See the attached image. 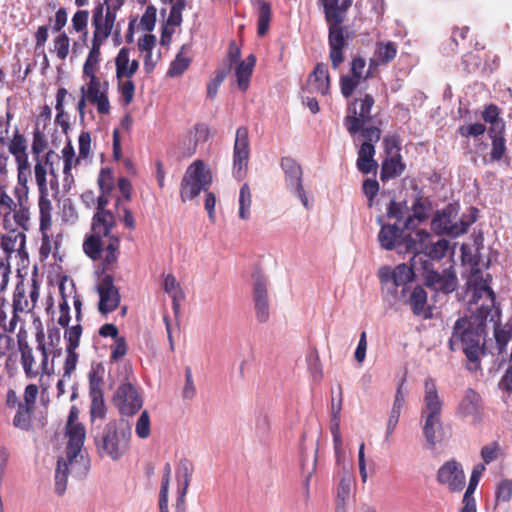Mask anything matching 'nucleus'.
I'll use <instances>...</instances> for the list:
<instances>
[{
  "mask_svg": "<svg viewBox=\"0 0 512 512\" xmlns=\"http://www.w3.org/2000/svg\"><path fill=\"white\" fill-rule=\"evenodd\" d=\"M501 315L497 321H491L494 325V337L498 347L499 353H503L506 349L507 344L512 338V326H500Z\"/></svg>",
  "mask_w": 512,
  "mask_h": 512,
  "instance_id": "nucleus-39",
  "label": "nucleus"
},
{
  "mask_svg": "<svg viewBox=\"0 0 512 512\" xmlns=\"http://www.w3.org/2000/svg\"><path fill=\"white\" fill-rule=\"evenodd\" d=\"M61 341V332L60 329L56 326L48 327L47 330V351L50 353V357L52 358V351H56V354L59 351L61 353V348H59V344Z\"/></svg>",
  "mask_w": 512,
  "mask_h": 512,
  "instance_id": "nucleus-54",
  "label": "nucleus"
},
{
  "mask_svg": "<svg viewBox=\"0 0 512 512\" xmlns=\"http://www.w3.org/2000/svg\"><path fill=\"white\" fill-rule=\"evenodd\" d=\"M432 263L428 260L422 262L421 269L425 283L428 287L445 294L451 293L457 286V277L451 269H444L441 273L431 268Z\"/></svg>",
  "mask_w": 512,
  "mask_h": 512,
  "instance_id": "nucleus-15",
  "label": "nucleus"
},
{
  "mask_svg": "<svg viewBox=\"0 0 512 512\" xmlns=\"http://www.w3.org/2000/svg\"><path fill=\"white\" fill-rule=\"evenodd\" d=\"M309 86L311 92H317L326 95L330 88V78L326 65L318 63L312 74L309 76Z\"/></svg>",
  "mask_w": 512,
  "mask_h": 512,
  "instance_id": "nucleus-32",
  "label": "nucleus"
},
{
  "mask_svg": "<svg viewBox=\"0 0 512 512\" xmlns=\"http://www.w3.org/2000/svg\"><path fill=\"white\" fill-rule=\"evenodd\" d=\"M319 5L323 8V12L328 10L332 13H338L340 16H345L348 9L351 7L353 0H318Z\"/></svg>",
  "mask_w": 512,
  "mask_h": 512,
  "instance_id": "nucleus-43",
  "label": "nucleus"
},
{
  "mask_svg": "<svg viewBox=\"0 0 512 512\" xmlns=\"http://www.w3.org/2000/svg\"><path fill=\"white\" fill-rule=\"evenodd\" d=\"M103 4H99L93 11L92 24L94 26L92 41L103 44L109 37L113 26L102 20Z\"/></svg>",
  "mask_w": 512,
  "mask_h": 512,
  "instance_id": "nucleus-34",
  "label": "nucleus"
},
{
  "mask_svg": "<svg viewBox=\"0 0 512 512\" xmlns=\"http://www.w3.org/2000/svg\"><path fill=\"white\" fill-rule=\"evenodd\" d=\"M102 236H97L95 233H91L83 243V250L86 255L92 260H99L103 252Z\"/></svg>",
  "mask_w": 512,
  "mask_h": 512,
  "instance_id": "nucleus-40",
  "label": "nucleus"
},
{
  "mask_svg": "<svg viewBox=\"0 0 512 512\" xmlns=\"http://www.w3.org/2000/svg\"><path fill=\"white\" fill-rule=\"evenodd\" d=\"M83 75L89 78V83L87 84V89L85 90V96L87 97L88 101L97 106V111L99 114H108L110 111V103L107 96V88L101 91V83L96 76V73Z\"/></svg>",
  "mask_w": 512,
  "mask_h": 512,
  "instance_id": "nucleus-24",
  "label": "nucleus"
},
{
  "mask_svg": "<svg viewBox=\"0 0 512 512\" xmlns=\"http://www.w3.org/2000/svg\"><path fill=\"white\" fill-rule=\"evenodd\" d=\"M397 54V46L394 42H378L374 52V58L371 59V65H386L391 62Z\"/></svg>",
  "mask_w": 512,
  "mask_h": 512,
  "instance_id": "nucleus-38",
  "label": "nucleus"
},
{
  "mask_svg": "<svg viewBox=\"0 0 512 512\" xmlns=\"http://www.w3.org/2000/svg\"><path fill=\"white\" fill-rule=\"evenodd\" d=\"M69 37L65 33H61L54 40V49L57 57L64 60L69 53Z\"/></svg>",
  "mask_w": 512,
  "mask_h": 512,
  "instance_id": "nucleus-62",
  "label": "nucleus"
},
{
  "mask_svg": "<svg viewBox=\"0 0 512 512\" xmlns=\"http://www.w3.org/2000/svg\"><path fill=\"white\" fill-rule=\"evenodd\" d=\"M211 184V177L205 170L202 161L193 162L188 168L182 179L180 196L182 201L192 200L200 194L206 192Z\"/></svg>",
  "mask_w": 512,
  "mask_h": 512,
  "instance_id": "nucleus-7",
  "label": "nucleus"
},
{
  "mask_svg": "<svg viewBox=\"0 0 512 512\" xmlns=\"http://www.w3.org/2000/svg\"><path fill=\"white\" fill-rule=\"evenodd\" d=\"M130 49L122 47L115 58L116 77L118 80L122 78H131L139 68V61L129 59Z\"/></svg>",
  "mask_w": 512,
  "mask_h": 512,
  "instance_id": "nucleus-29",
  "label": "nucleus"
},
{
  "mask_svg": "<svg viewBox=\"0 0 512 512\" xmlns=\"http://www.w3.org/2000/svg\"><path fill=\"white\" fill-rule=\"evenodd\" d=\"M271 21V7L270 4L265 1H260L258 9V20H257V34L260 37L266 35L269 29Z\"/></svg>",
  "mask_w": 512,
  "mask_h": 512,
  "instance_id": "nucleus-42",
  "label": "nucleus"
},
{
  "mask_svg": "<svg viewBox=\"0 0 512 512\" xmlns=\"http://www.w3.org/2000/svg\"><path fill=\"white\" fill-rule=\"evenodd\" d=\"M78 354L76 353V349L66 348V358L63 367V378L70 379L72 373L75 371L77 362H78Z\"/></svg>",
  "mask_w": 512,
  "mask_h": 512,
  "instance_id": "nucleus-55",
  "label": "nucleus"
},
{
  "mask_svg": "<svg viewBox=\"0 0 512 512\" xmlns=\"http://www.w3.org/2000/svg\"><path fill=\"white\" fill-rule=\"evenodd\" d=\"M444 402L440 398L436 382L428 377L424 381L423 406L421 408L422 432L428 449H434L442 440V409Z\"/></svg>",
  "mask_w": 512,
  "mask_h": 512,
  "instance_id": "nucleus-3",
  "label": "nucleus"
},
{
  "mask_svg": "<svg viewBox=\"0 0 512 512\" xmlns=\"http://www.w3.org/2000/svg\"><path fill=\"white\" fill-rule=\"evenodd\" d=\"M33 408L23 406V403L18 404V410L13 419V425L16 428L27 431L31 427V415Z\"/></svg>",
  "mask_w": 512,
  "mask_h": 512,
  "instance_id": "nucleus-44",
  "label": "nucleus"
},
{
  "mask_svg": "<svg viewBox=\"0 0 512 512\" xmlns=\"http://www.w3.org/2000/svg\"><path fill=\"white\" fill-rule=\"evenodd\" d=\"M156 8L152 5L148 6L140 19V26L143 30L151 32L156 23Z\"/></svg>",
  "mask_w": 512,
  "mask_h": 512,
  "instance_id": "nucleus-61",
  "label": "nucleus"
},
{
  "mask_svg": "<svg viewBox=\"0 0 512 512\" xmlns=\"http://www.w3.org/2000/svg\"><path fill=\"white\" fill-rule=\"evenodd\" d=\"M96 290L99 295L98 310L102 315H107L118 308L120 304V294L114 285L112 275H104L97 285Z\"/></svg>",
  "mask_w": 512,
  "mask_h": 512,
  "instance_id": "nucleus-18",
  "label": "nucleus"
},
{
  "mask_svg": "<svg viewBox=\"0 0 512 512\" xmlns=\"http://www.w3.org/2000/svg\"><path fill=\"white\" fill-rule=\"evenodd\" d=\"M194 471L193 464L188 459H181L175 470L177 481V492L187 493L190 486L192 474Z\"/></svg>",
  "mask_w": 512,
  "mask_h": 512,
  "instance_id": "nucleus-37",
  "label": "nucleus"
},
{
  "mask_svg": "<svg viewBox=\"0 0 512 512\" xmlns=\"http://www.w3.org/2000/svg\"><path fill=\"white\" fill-rule=\"evenodd\" d=\"M415 269H418V265L414 266L412 261L411 266L399 264L393 268L392 286L385 288V301L388 302L390 307H395V290L400 291L403 288L408 290L410 288L409 283L414 280Z\"/></svg>",
  "mask_w": 512,
  "mask_h": 512,
  "instance_id": "nucleus-21",
  "label": "nucleus"
},
{
  "mask_svg": "<svg viewBox=\"0 0 512 512\" xmlns=\"http://www.w3.org/2000/svg\"><path fill=\"white\" fill-rule=\"evenodd\" d=\"M77 419L78 411L75 407H72L66 424L68 442L65 448V456L58 458L55 472V492L58 495H63L66 491L69 475L82 479L90 468V460L83 450L86 429L82 423L76 422Z\"/></svg>",
  "mask_w": 512,
  "mask_h": 512,
  "instance_id": "nucleus-2",
  "label": "nucleus"
},
{
  "mask_svg": "<svg viewBox=\"0 0 512 512\" xmlns=\"http://www.w3.org/2000/svg\"><path fill=\"white\" fill-rule=\"evenodd\" d=\"M91 398L90 416L91 419H103L106 415V406L103 392L89 394Z\"/></svg>",
  "mask_w": 512,
  "mask_h": 512,
  "instance_id": "nucleus-49",
  "label": "nucleus"
},
{
  "mask_svg": "<svg viewBox=\"0 0 512 512\" xmlns=\"http://www.w3.org/2000/svg\"><path fill=\"white\" fill-rule=\"evenodd\" d=\"M377 223L381 226L378 234V241L380 246L385 250L397 249L398 252L405 251V240L408 235L403 236L404 224L400 227L397 223L385 224L383 218L380 216L377 218Z\"/></svg>",
  "mask_w": 512,
  "mask_h": 512,
  "instance_id": "nucleus-19",
  "label": "nucleus"
},
{
  "mask_svg": "<svg viewBox=\"0 0 512 512\" xmlns=\"http://www.w3.org/2000/svg\"><path fill=\"white\" fill-rule=\"evenodd\" d=\"M405 405V393L403 391V381L398 385L393 401L392 408L389 413L386 432H385V441H388L393 434L402 412V409Z\"/></svg>",
  "mask_w": 512,
  "mask_h": 512,
  "instance_id": "nucleus-28",
  "label": "nucleus"
},
{
  "mask_svg": "<svg viewBox=\"0 0 512 512\" xmlns=\"http://www.w3.org/2000/svg\"><path fill=\"white\" fill-rule=\"evenodd\" d=\"M98 185L101 192H111L114 187L112 171L109 168H102L98 176Z\"/></svg>",
  "mask_w": 512,
  "mask_h": 512,
  "instance_id": "nucleus-60",
  "label": "nucleus"
},
{
  "mask_svg": "<svg viewBox=\"0 0 512 512\" xmlns=\"http://www.w3.org/2000/svg\"><path fill=\"white\" fill-rule=\"evenodd\" d=\"M316 453H317V451H315V455L313 456V458L311 460L302 457V461H301L302 472L305 476L304 486H305L307 496L309 495L310 479L316 469V462H317Z\"/></svg>",
  "mask_w": 512,
  "mask_h": 512,
  "instance_id": "nucleus-56",
  "label": "nucleus"
},
{
  "mask_svg": "<svg viewBox=\"0 0 512 512\" xmlns=\"http://www.w3.org/2000/svg\"><path fill=\"white\" fill-rule=\"evenodd\" d=\"M156 43V37L153 34H146L138 40V48L142 52H146L144 59V68L147 73L153 70V66L148 68V60L152 59V50Z\"/></svg>",
  "mask_w": 512,
  "mask_h": 512,
  "instance_id": "nucleus-47",
  "label": "nucleus"
},
{
  "mask_svg": "<svg viewBox=\"0 0 512 512\" xmlns=\"http://www.w3.org/2000/svg\"><path fill=\"white\" fill-rule=\"evenodd\" d=\"M104 366L101 363L96 365H92L89 374V394L92 393H100L103 392V376H104Z\"/></svg>",
  "mask_w": 512,
  "mask_h": 512,
  "instance_id": "nucleus-41",
  "label": "nucleus"
},
{
  "mask_svg": "<svg viewBox=\"0 0 512 512\" xmlns=\"http://www.w3.org/2000/svg\"><path fill=\"white\" fill-rule=\"evenodd\" d=\"M187 0H174L171 4L169 16L166 20V26L174 28L182 23V12L186 7Z\"/></svg>",
  "mask_w": 512,
  "mask_h": 512,
  "instance_id": "nucleus-46",
  "label": "nucleus"
},
{
  "mask_svg": "<svg viewBox=\"0 0 512 512\" xmlns=\"http://www.w3.org/2000/svg\"><path fill=\"white\" fill-rule=\"evenodd\" d=\"M352 488V479L350 477H343L337 488V498L342 506H345L346 501L349 499Z\"/></svg>",
  "mask_w": 512,
  "mask_h": 512,
  "instance_id": "nucleus-63",
  "label": "nucleus"
},
{
  "mask_svg": "<svg viewBox=\"0 0 512 512\" xmlns=\"http://www.w3.org/2000/svg\"><path fill=\"white\" fill-rule=\"evenodd\" d=\"M131 436V427L127 423L110 421L105 425L102 436L95 439V444L101 456L117 461L128 451Z\"/></svg>",
  "mask_w": 512,
  "mask_h": 512,
  "instance_id": "nucleus-6",
  "label": "nucleus"
},
{
  "mask_svg": "<svg viewBox=\"0 0 512 512\" xmlns=\"http://www.w3.org/2000/svg\"><path fill=\"white\" fill-rule=\"evenodd\" d=\"M512 497V480H502L496 489V500L499 502H508Z\"/></svg>",
  "mask_w": 512,
  "mask_h": 512,
  "instance_id": "nucleus-64",
  "label": "nucleus"
},
{
  "mask_svg": "<svg viewBox=\"0 0 512 512\" xmlns=\"http://www.w3.org/2000/svg\"><path fill=\"white\" fill-rule=\"evenodd\" d=\"M120 240L117 236L109 235L106 246L105 263L112 264L117 260Z\"/></svg>",
  "mask_w": 512,
  "mask_h": 512,
  "instance_id": "nucleus-58",
  "label": "nucleus"
},
{
  "mask_svg": "<svg viewBox=\"0 0 512 512\" xmlns=\"http://www.w3.org/2000/svg\"><path fill=\"white\" fill-rule=\"evenodd\" d=\"M17 346L20 352L21 358L20 363L22 365L24 374L27 379H35L39 377V381L42 389L45 391L48 385L43 383L45 376L50 377L53 373H44L41 366V359L39 360V366H35L34 363V349L28 342V333L26 329L21 326L17 333Z\"/></svg>",
  "mask_w": 512,
  "mask_h": 512,
  "instance_id": "nucleus-10",
  "label": "nucleus"
},
{
  "mask_svg": "<svg viewBox=\"0 0 512 512\" xmlns=\"http://www.w3.org/2000/svg\"><path fill=\"white\" fill-rule=\"evenodd\" d=\"M324 17L328 25L330 60L332 67L337 69L344 61L343 50L347 46L342 26L346 17L340 16L338 13H332L329 10L324 13Z\"/></svg>",
  "mask_w": 512,
  "mask_h": 512,
  "instance_id": "nucleus-8",
  "label": "nucleus"
},
{
  "mask_svg": "<svg viewBox=\"0 0 512 512\" xmlns=\"http://www.w3.org/2000/svg\"><path fill=\"white\" fill-rule=\"evenodd\" d=\"M458 409L463 417H472L474 420H478L482 410L481 396L475 390L467 389Z\"/></svg>",
  "mask_w": 512,
  "mask_h": 512,
  "instance_id": "nucleus-27",
  "label": "nucleus"
},
{
  "mask_svg": "<svg viewBox=\"0 0 512 512\" xmlns=\"http://www.w3.org/2000/svg\"><path fill=\"white\" fill-rule=\"evenodd\" d=\"M431 209L432 204L429 199L417 196L411 207L412 215H408L404 220V228L409 230L425 221Z\"/></svg>",
  "mask_w": 512,
  "mask_h": 512,
  "instance_id": "nucleus-26",
  "label": "nucleus"
},
{
  "mask_svg": "<svg viewBox=\"0 0 512 512\" xmlns=\"http://www.w3.org/2000/svg\"><path fill=\"white\" fill-rule=\"evenodd\" d=\"M102 44L92 41V47L83 65V74L96 73L100 61V48Z\"/></svg>",
  "mask_w": 512,
  "mask_h": 512,
  "instance_id": "nucleus-45",
  "label": "nucleus"
},
{
  "mask_svg": "<svg viewBox=\"0 0 512 512\" xmlns=\"http://www.w3.org/2000/svg\"><path fill=\"white\" fill-rule=\"evenodd\" d=\"M395 307L398 304L408 305L415 316H423L425 319L430 317V313L426 310L427 293L423 287L416 285L412 289L400 291L395 290Z\"/></svg>",
  "mask_w": 512,
  "mask_h": 512,
  "instance_id": "nucleus-16",
  "label": "nucleus"
},
{
  "mask_svg": "<svg viewBox=\"0 0 512 512\" xmlns=\"http://www.w3.org/2000/svg\"><path fill=\"white\" fill-rule=\"evenodd\" d=\"M375 147L374 144L363 142L357 158V168L363 174H369L375 171L378 167L377 162L374 160Z\"/></svg>",
  "mask_w": 512,
  "mask_h": 512,
  "instance_id": "nucleus-33",
  "label": "nucleus"
},
{
  "mask_svg": "<svg viewBox=\"0 0 512 512\" xmlns=\"http://www.w3.org/2000/svg\"><path fill=\"white\" fill-rule=\"evenodd\" d=\"M250 158V141L248 128L240 126L236 130L233 147V176L238 181L244 179Z\"/></svg>",
  "mask_w": 512,
  "mask_h": 512,
  "instance_id": "nucleus-13",
  "label": "nucleus"
},
{
  "mask_svg": "<svg viewBox=\"0 0 512 512\" xmlns=\"http://www.w3.org/2000/svg\"><path fill=\"white\" fill-rule=\"evenodd\" d=\"M9 152L14 156L18 157V155H23L27 153V143L24 135L20 134L18 129H16L13 138L9 143Z\"/></svg>",
  "mask_w": 512,
  "mask_h": 512,
  "instance_id": "nucleus-52",
  "label": "nucleus"
},
{
  "mask_svg": "<svg viewBox=\"0 0 512 512\" xmlns=\"http://www.w3.org/2000/svg\"><path fill=\"white\" fill-rule=\"evenodd\" d=\"M406 208L407 207L405 202L400 203L395 200H391L387 208V217L390 219H395L397 224H400L404 219Z\"/></svg>",
  "mask_w": 512,
  "mask_h": 512,
  "instance_id": "nucleus-59",
  "label": "nucleus"
},
{
  "mask_svg": "<svg viewBox=\"0 0 512 512\" xmlns=\"http://www.w3.org/2000/svg\"><path fill=\"white\" fill-rule=\"evenodd\" d=\"M25 245L26 235L23 231L14 229L1 237L0 246L8 257L17 252L21 259L28 258Z\"/></svg>",
  "mask_w": 512,
  "mask_h": 512,
  "instance_id": "nucleus-25",
  "label": "nucleus"
},
{
  "mask_svg": "<svg viewBox=\"0 0 512 512\" xmlns=\"http://www.w3.org/2000/svg\"><path fill=\"white\" fill-rule=\"evenodd\" d=\"M405 170V164L400 155H392L385 158L381 165L380 179L388 181L400 176Z\"/></svg>",
  "mask_w": 512,
  "mask_h": 512,
  "instance_id": "nucleus-36",
  "label": "nucleus"
},
{
  "mask_svg": "<svg viewBox=\"0 0 512 512\" xmlns=\"http://www.w3.org/2000/svg\"><path fill=\"white\" fill-rule=\"evenodd\" d=\"M151 423H150V416L147 410H144L141 412L139 418L137 419L136 425H135V432L136 435L140 439H146L150 436L151 432Z\"/></svg>",
  "mask_w": 512,
  "mask_h": 512,
  "instance_id": "nucleus-53",
  "label": "nucleus"
},
{
  "mask_svg": "<svg viewBox=\"0 0 512 512\" xmlns=\"http://www.w3.org/2000/svg\"><path fill=\"white\" fill-rule=\"evenodd\" d=\"M459 205L450 203L437 210L431 220V229L437 235H447L453 238L465 234L469 227L477 221L479 210L470 207L467 214L458 219Z\"/></svg>",
  "mask_w": 512,
  "mask_h": 512,
  "instance_id": "nucleus-4",
  "label": "nucleus"
},
{
  "mask_svg": "<svg viewBox=\"0 0 512 512\" xmlns=\"http://www.w3.org/2000/svg\"><path fill=\"white\" fill-rule=\"evenodd\" d=\"M190 65V59L184 57L182 53H178L175 59L171 62L167 74L170 77H177L182 75Z\"/></svg>",
  "mask_w": 512,
  "mask_h": 512,
  "instance_id": "nucleus-51",
  "label": "nucleus"
},
{
  "mask_svg": "<svg viewBox=\"0 0 512 512\" xmlns=\"http://www.w3.org/2000/svg\"><path fill=\"white\" fill-rule=\"evenodd\" d=\"M437 481L451 492L462 491L466 482L462 464L455 459L446 461L437 471Z\"/></svg>",
  "mask_w": 512,
  "mask_h": 512,
  "instance_id": "nucleus-17",
  "label": "nucleus"
},
{
  "mask_svg": "<svg viewBox=\"0 0 512 512\" xmlns=\"http://www.w3.org/2000/svg\"><path fill=\"white\" fill-rule=\"evenodd\" d=\"M66 95H67V90L65 88L58 89L57 95H56V106H55V109L57 111L55 121L64 130H66L69 127V123L66 119L67 116H66V114L64 112V108H63V102H64Z\"/></svg>",
  "mask_w": 512,
  "mask_h": 512,
  "instance_id": "nucleus-50",
  "label": "nucleus"
},
{
  "mask_svg": "<svg viewBox=\"0 0 512 512\" xmlns=\"http://www.w3.org/2000/svg\"><path fill=\"white\" fill-rule=\"evenodd\" d=\"M255 63V55L250 54L245 60L239 62L237 65L235 75L237 79V85L241 91H246L248 89Z\"/></svg>",
  "mask_w": 512,
  "mask_h": 512,
  "instance_id": "nucleus-35",
  "label": "nucleus"
},
{
  "mask_svg": "<svg viewBox=\"0 0 512 512\" xmlns=\"http://www.w3.org/2000/svg\"><path fill=\"white\" fill-rule=\"evenodd\" d=\"M449 241L446 239L432 240V235L426 230L420 229L408 234L405 240V252L412 253L413 265L422 266L424 260H441L449 249Z\"/></svg>",
  "mask_w": 512,
  "mask_h": 512,
  "instance_id": "nucleus-5",
  "label": "nucleus"
},
{
  "mask_svg": "<svg viewBox=\"0 0 512 512\" xmlns=\"http://www.w3.org/2000/svg\"><path fill=\"white\" fill-rule=\"evenodd\" d=\"M115 226V216L111 211H96L92 218L91 232L108 237Z\"/></svg>",
  "mask_w": 512,
  "mask_h": 512,
  "instance_id": "nucleus-31",
  "label": "nucleus"
},
{
  "mask_svg": "<svg viewBox=\"0 0 512 512\" xmlns=\"http://www.w3.org/2000/svg\"><path fill=\"white\" fill-rule=\"evenodd\" d=\"M374 98L371 94L355 98L348 105V115L344 118V126L351 136L360 132L362 126L372 120L371 110L374 106Z\"/></svg>",
  "mask_w": 512,
  "mask_h": 512,
  "instance_id": "nucleus-9",
  "label": "nucleus"
},
{
  "mask_svg": "<svg viewBox=\"0 0 512 512\" xmlns=\"http://www.w3.org/2000/svg\"><path fill=\"white\" fill-rule=\"evenodd\" d=\"M280 167L285 176L286 189L297 197L306 209H309V200L303 187L301 165L292 157L286 156L281 158Z\"/></svg>",
  "mask_w": 512,
  "mask_h": 512,
  "instance_id": "nucleus-11",
  "label": "nucleus"
},
{
  "mask_svg": "<svg viewBox=\"0 0 512 512\" xmlns=\"http://www.w3.org/2000/svg\"><path fill=\"white\" fill-rule=\"evenodd\" d=\"M370 66H372L370 64ZM366 61L362 57H356L351 63L352 75H344L340 79L341 93L345 98H349L353 92L361 86L367 78L371 76V67L365 71Z\"/></svg>",
  "mask_w": 512,
  "mask_h": 512,
  "instance_id": "nucleus-20",
  "label": "nucleus"
},
{
  "mask_svg": "<svg viewBox=\"0 0 512 512\" xmlns=\"http://www.w3.org/2000/svg\"><path fill=\"white\" fill-rule=\"evenodd\" d=\"M113 402L122 416H133L139 412L143 406V398L137 388L130 382L122 383L118 386Z\"/></svg>",
  "mask_w": 512,
  "mask_h": 512,
  "instance_id": "nucleus-14",
  "label": "nucleus"
},
{
  "mask_svg": "<svg viewBox=\"0 0 512 512\" xmlns=\"http://www.w3.org/2000/svg\"><path fill=\"white\" fill-rule=\"evenodd\" d=\"M253 300L256 318L264 323L269 318V301L267 293V279L259 272L253 274Z\"/></svg>",
  "mask_w": 512,
  "mask_h": 512,
  "instance_id": "nucleus-22",
  "label": "nucleus"
},
{
  "mask_svg": "<svg viewBox=\"0 0 512 512\" xmlns=\"http://www.w3.org/2000/svg\"><path fill=\"white\" fill-rule=\"evenodd\" d=\"M35 180L39 189V213H40V231L44 240L49 241L46 231L51 226V201L48 199V189L46 182L47 171L41 162H37L34 166Z\"/></svg>",
  "mask_w": 512,
  "mask_h": 512,
  "instance_id": "nucleus-12",
  "label": "nucleus"
},
{
  "mask_svg": "<svg viewBox=\"0 0 512 512\" xmlns=\"http://www.w3.org/2000/svg\"><path fill=\"white\" fill-rule=\"evenodd\" d=\"M251 192L248 184H243L239 192V217L246 220L250 217Z\"/></svg>",
  "mask_w": 512,
  "mask_h": 512,
  "instance_id": "nucleus-48",
  "label": "nucleus"
},
{
  "mask_svg": "<svg viewBox=\"0 0 512 512\" xmlns=\"http://www.w3.org/2000/svg\"><path fill=\"white\" fill-rule=\"evenodd\" d=\"M26 289L23 282H19L16 285L14 295H13V305H12V316L9 321L8 330L14 331L19 321V312H24L25 310H31V306L25 296Z\"/></svg>",
  "mask_w": 512,
  "mask_h": 512,
  "instance_id": "nucleus-30",
  "label": "nucleus"
},
{
  "mask_svg": "<svg viewBox=\"0 0 512 512\" xmlns=\"http://www.w3.org/2000/svg\"><path fill=\"white\" fill-rule=\"evenodd\" d=\"M81 335L82 326L79 323L68 328L64 333V338L67 341L66 348L77 349L79 347Z\"/></svg>",
  "mask_w": 512,
  "mask_h": 512,
  "instance_id": "nucleus-57",
  "label": "nucleus"
},
{
  "mask_svg": "<svg viewBox=\"0 0 512 512\" xmlns=\"http://www.w3.org/2000/svg\"><path fill=\"white\" fill-rule=\"evenodd\" d=\"M491 276L476 280L472 285L470 303L479 305L468 320L459 318L453 326L448 345L451 351L461 349L470 362H478L483 351L481 340L487 321H497L500 306L496 303L494 291L490 287Z\"/></svg>",
  "mask_w": 512,
  "mask_h": 512,
  "instance_id": "nucleus-1",
  "label": "nucleus"
},
{
  "mask_svg": "<svg viewBox=\"0 0 512 512\" xmlns=\"http://www.w3.org/2000/svg\"><path fill=\"white\" fill-rule=\"evenodd\" d=\"M33 326L35 328V342L36 351L41 356V366L44 373H54L55 370V358L59 356V352L52 351V359H50V353L47 351L46 335L42 321L39 317L33 319Z\"/></svg>",
  "mask_w": 512,
  "mask_h": 512,
  "instance_id": "nucleus-23",
  "label": "nucleus"
}]
</instances>
